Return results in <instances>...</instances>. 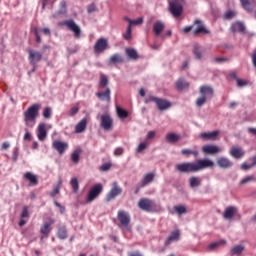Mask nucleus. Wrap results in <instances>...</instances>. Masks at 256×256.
Listing matches in <instances>:
<instances>
[{
  "label": "nucleus",
  "instance_id": "34",
  "mask_svg": "<svg viewBox=\"0 0 256 256\" xmlns=\"http://www.w3.org/2000/svg\"><path fill=\"white\" fill-rule=\"evenodd\" d=\"M126 55L129 59H139L137 50H135L133 48H126Z\"/></svg>",
  "mask_w": 256,
  "mask_h": 256
},
{
  "label": "nucleus",
  "instance_id": "1",
  "mask_svg": "<svg viewBox=\"0 0 256 256\" xmlns=\"http://www.w3.org/2000/svg\"><path fill=\"white\" fill-rule=\"evenodd\" d=\"M215 163L209 159H198L195 162H184L176 164L175 170L178 173H197L203 171V169H208L213 167Z\"/></svg>",
  "mask_w": 256,
  "mask_h": 256
},
{
  "label": "nucleus",
  "instance_id": "13",
  "mask_svg": "<svg viewBox=\"0 0 256 256\" xmlns=\"http://www.w3.org/2000/svg\"><path fill=\"white\" fill-rule=\"evenodd\" d=\"M65 25H67V27L70 29V31H73L74 37L76 39H79V37H81V28H79V26H77V24H75V21H73V20L66 21Z\"/></svg>",
  "mask_w": 256,
  "mask_h": 256
},
{
  "label": "nucleus",
  "instance_id": "23",
  "mask_svg": "<svg viewBox=\"0 0 256 256\" xmlns=\"http://www.w3.org/2000/svg\"><path fill=\"white\" fill-rule=\"evenodd\" d=\"M217 135H219V131L203 132L200 134V137L205 141H215V139H217Z\"/></svg>",
  "mask_w": 256,
  "mask_h": 256
},
{
  "label": "nucleus",
  "instance_id": "33",
  "mask_svg": "<svg viewBox=\"0 0 256 256\" xmlns=\"http://www.w3.org/2000/svg\"><path fill=\"white\" fill-rule=\"evenodd\" d=\"M187 87H189V84L187 81H185L184 79L177 80L176 89H178V91H183V89H187Z\"/></svg>",
  "mask_w": 256,
  "mask_h": 256
},
{
  "label": "nucleus",
  "instance_id": "4",
  "mask_svg": "<svg viewBox=\"0 0 256 256\" xmlns=\"http://www.w3.org/2000/svg\"><path fill=\"white\" fill-rule=\"evenodd\" d=\"M117 219L119 221L118 227L124 231H131V215L124 210L118 211Z\"/></svg>",
  "mask_w": 256,
  "mask_h": 256
},
{
  "label": "nucleus",
  "instance_id": "30",
  "mask_svg": "<svg viewBox=\"0 0 256 256\" xmlns=\"http://www.w3.org/2000/svg\"><path fill=\"white\" fill-rule=\"evenodd\" d=\"M165 139H166L167 143H177V141H179L181 139V136L176 133L171 132L166 135Z\"/></svg>",
  "mask_w": 256,
  "mask_h": 256
},
{
  "label": "nucleus",
  "instance_id": "50",
  "mask_svg": "<svg viewBox=\"0 0 256 256\" xmlns=\"http://www.w3.org/2000/svg\"><path fill=\"white\" fill-rule=\"evenodd\" d=\"M145 149H147V143L146 142H142L136 148V153H142V151H145Z\"/></svg>",
  "mask_w": 256,
  "mask_h": 256
},
{
  "label": "nucleus",
  "instance_id": "54",
  "mask_svg": "<svg viewBox=\"0 0 256 256\" xmlns=\"http://www.w3.org/2000/svg\"><path fill=\"white\" fill-rule=\"evenodd\" d=\"M233 17H235V12L229 10L224 14V19L230 20L233 19Z\"/></svg>",
  "mask_w": 256,
  "mask_h": 256
},
{
  "label": "nucleus",
  "instance_id": "2",
  "mask_svg": "<svg viewBox=\"0 0 256 256\" xmlns=\"http://www.w3.org/2000/svg\"><path fill=\"white\" fill-rule=\"evenodd\" d=\"M40 109L41 104H33L24 112V121L27 127H35V121Z\"/></svg>",
  "mask_w": 256,
  "mask_h": 256
},
{
  "label": "nucleus",
  "instance_id": "44",
  "mask_svg": "<svg viewBox=\"0 0 256 256\" xmlns=\"http://www.w3.org/2000/svg\"><path fill=\"white\" fill-rule=\"evenodd\" d=\"M70 185L74 193H77V191H79V180H77V178H72L70 181Z\"/></svg>",
  "mask_w": 256,
  "mask_h": 256
},
{
  "label": "nucleus",
  "instance_id": "38",
  "mask_svg": "<svg viewBox=\"0 0 256 256\" xmlns=\"http://www.w3.org/2000/svg\"><path fill=\"white\" fill-rule=\"evenodd\" d=\"M123 38L125 39V41H131V39H133V30L131 28V25H128L125 33L123 34Z\"/></svg>",
  "mask_w": 256,
  "mask_h": 256
},
{
  "label": "nucleus",
  "instance_id": "19",
  "mask_svg": "<svg viewBox=\"0 0 256 256\" xmlns=\"http://www.w3.org/2000/svg\"><path fill=\"white\" fill-rule=\"evenodd\" d=\"M194 23L195 25H197V27L193 31L194 35H199L201 33L207 35V33H209V30L206 29L205 26H203V22H201L200 20H195Z\"/></svg>",
  "mask_w": 256,
  "mask_h": 256
},
{
  "label": "nucleus",
  "instance_id": "28",
  "mask_svg": "<svg viewBox=\"0 0 256 256\" xmlns=\"http://www.w3.org/2000/svg\"><path fill=\"white\" fill-rule=\"evenodd\" d=\"M87 129V118H83L80 122L75 126V133H83Z\"/></svg>",
  "mask_w": 256,
  "mask_h": 256
},
{
  "label": "nucleus",
  "instance_id": "62",
  "mask_svg": "<svg viewBox=\"0 0 256 256\" xmlns=\"http://www.w3.org/2000/svg\"><path fill=\"white\" fill-rule=\"evenodd\" d=\"M26 133L24 135V141H31V133H29V130L25 129Z\"/></svg>",
  "mask_w": 256,
  "mask_h": 256
},
{
  "label": "nucleus",
  "instance_id": "27",
  "mask_svg": "<svg viewBox=\"0 0 256 256\" xmlns=\"http://www.w3.org/2000/svg\"><path fill=\"white\" fill-rule=\"evenodd\" d=\"M235 213H237V208L233 206H229L224 211V219H233L235 217Z\"/></svg>",
  "mask_w": 256,
  "mask_h": 256
},
{
  "label": "nucleus",
  "instance_id": "60",
  "mask_svg": "<svg viewBox=\"0 0 256 256\" xmlns=\"http://www.w3.org/2000/svg\"><path fill=\"white\" fill-rule=\"evenodd\" d=\"M59 191H61V188H59V186H56V187L52 190V192L50 193V195H51L52 197H55L56 195H59Z\"/></svg>",
  "mask_w": 256,
  "mask_h": 256
},
{
  "label": "nucleus",
  "instance_id": "21",
  "mask_svg": "<svg viewBox=\"0 0 256 256\" xmlns=\"http://www.w3.org/2000/svg\"><path fill=\"white\" fill-rule=\"evenodd\" d=\"M156 105L159 111H165L171 107V102L163 98H158V100L156 101Z\"/></svg>",
  "mask_w": 256,
  "mask_h": 256
},
{
  "label": "nucleus",
  "instance_id": "43",
  "mask_svg": "<svg viewBox=\"0 0 256 256\" xmlns=\"http://www.w3.org/2000/svg\"><path fill=\"white\" fill-rule=\"evenodd\" d=\"M243 249V246H234L230 251V255H241V253H243Z\"/></svg>",
  "mask_w": 256,
  "mask_h": 256
},
{
  "label": "nucleus",
  "instance_id": "56",
  "mask_svg": "<svg viewBox=\"0 0 256 256\" xmlns=\"http://www.w3.org/2000/svg\"><path fill=\"white\" fill-rule=\"evenodd\" d=\"M158 97L155 96H148L145 100V103H157Z\"/></svg>",
  "mask_w": 256,
  "mask_h": 256
},
{
  "label": "nucleus",
  "instance_id": "24",
  "mask_svg": "<svg viewBox=\"0 0 256 256\" xmlns=\"http://www.w3.org/2000/svg\"><path fill=\"white\" fill-rule=\"evenodd\" d=\"M231 31L232 33H245V24L242 22H234L231 25Z\"/></svg>",
  "mask_w": 256,
  "mask_h": 256
},
{
  "label": "nucleus",
  "instance_id": "22",
  "mask_svg": "<svg viewBox=\"0 0 256 256\" xmlns=\"http://www.w3.org/2000/svg\"><path fill=\"white\" fill-rule=\"evenodd\" d=\"M37 137L39 141H45V139H47V129L45 123L39 124Z\"/></svg>",
  "mask_w": 256,
  "mask_h": 256
},
{
  "label": "nucleus",
  "instance_id": "9",
  "mask_svg": "<svg viewBox=\"0 0 256 256\" xmlns=\"http://www.w3.org/2000/svg\"><path fill=\"white\" fill-rule=\"evenodd\" d=\"M100 127L104 131H113V118L109 114H103L100 117Z\"/></svg>",
  "mask_w": 256,
  "mask_h": 256
},
{
  "label": "nucleus",
  "instance_id": "37",
  "mask_svg": "<svg viewBox=\"0 0 256 256\" xmlns=\"http://www.w3.org/2000/svg\"><path fill=\"white\" fill-rule=\"evenodd\" d=\"M58 238L59 239H67V227L65 226H61L58 228V232H57Z\"/></svg>",
  "mask_w": 256,
  "mask_h": 256
},
{
  "label": "nucleus",
  "instance_id": "53",
  "mask_svg": "<svg viewBox=\"0 0 256 256\" xmlns=\"http://www.w3.org/2000/svg\"><path fill=\"white\" fill-rule=\"evenodd\" d=\"M143 23V18H137L136 20H129V25H141Z\"/></svg>",
  "mask_w": 256,
  "mask_h": 256
},
{
  "label": "nucleus",
  "instance_id": "25",
  "mask_svg": "<svg viewBox=\"0 0 256 256\" xmlns=\"http://www.w3.org/2000/svg\"><path fill=\"white\" fill-rule=\"evenodd\" d=\"M193 53L196 59L201 60L203 59V53H205V48H203L199 44H194Z\"/></svg>",
  "mask_w": 256,
  "mask_h": 256
},
{
  "label": "nucleus",
  "instance_id": "32",
  "mask_svg": "<svg viewBox=\"0 0 256 256\" xmlns=\"http://www.w3.org/2000/svg\"><path fill=\"white\" fill-rule=\"evenodd\" d=\"M109 65H115L116 63H123V57L119 54H114L109 58Z\"/></svg>",
  "mask_w": 256,
  "mask_h": 256
},
{
  "label": "nucleus",
  "instance_id": "58",
  "mask_svg": "<svg viewBox=\"0 0 256 256\" xmlns=\"http://www.w3.org/2000/svg\"><path fill=\"white\" fill-rule=\"evenodd\" d=\"M100 171H109V169H111V164L109 163H104L100 166Z\"/></svg>",
  "mask_w": 256,
  "mask_h": 256
},
{
  "label": "nucleus",
  "instance_id": "47",
  "mask_svg": "<svg viewBox=\"0 0 256 256\" xmlns=\"http://www.w3.org/2000/svg\"><path fill=\"white\" fill-rule=\"evenodd\" d=\"M20 219H29V206H24L22 208Z\"/></svg>",
  "mask_w": 256,
  "mask_h": 256
},
{
  "label": "nucleus",
  "instance_id": "35",
  "mask_svg": "<svg viewBox=\"0 0 256 256\" xmlns=\"http://www.w3.org/2000/svg\"><path fill=\"white\" fill-rule=\"evenodd\" d=\"M179 235H180L179 230L173 231L168 237V239L166 240V245H169L172 241H177V239H179Z\"/></svg>",
  "mask_w": 256,
  "mask_h": 256
},
{
  "label": "nucleus",
  "instance_id": "3",
  "mask_svg": "<svg viewBox=\"0 0 256 256\" xmlns=\"http://www.w3.org/2000/svg\"><path fill=\"white\" fill-rule=\"evenodd\" d=\"M200 97L196 99V105L203 107L204 103H207V99H213V88L211 86H201L199 89Z\"/></svg>",
  "mask_w": 256,
  "mask_h": 256
},
{
  "label": "nucleus",
  "instance_id": "59",
  "mask_svg": "<svg viewBox=\"0 0 256 256\" xmlns=\"http://www.w3.org/2000/svg\"><path fill=\"white\" fill-rule=\"evenodd\" d=\"M88 13H95L97 11V6L95 4H90L87 8Z\"/></svg>",
  "mask_w": 256,
  "mask_h": 256
},
{
  "label": "nucleus",
  "instance_id": "15",
  "mask_svg": "<svg viewBox=\"0 0 256 256\" xmlns=\"http://www.w3.org/2000/svg\"><path fill=\"white\" fill-rule=\"evenodd\" d=\"M216 163L221 167V169H229L233 167V162H231V160H229L227 157L218 158Z\"/></svg>",
  "mask_w": 256,
  "mask_h": 256
},
{
  "label": "nucleus",
  "instance_id": "8",
  "mask_svg": "<svg viewBox=\"0 0 256 256\" xmlns=\"http://www.w3.org/2000/svg\"><path fill=\"white\" fill-rule=\"evenodd\" d=\"M138 207L142 211L151 213V211H153V208L155 207V202L149 198H141L138 202Z\"/></svg>",
  "mask_w": 256,
  "mask_h": 256
},
{
  "label": "nucleus",
  "instance_id": "29",
  "mask_svg": "<svg viewBox=\"0 0 256 256\" xmlns=\"http://www.w3.org/2000/svg\"><path fill=\"white\" fill-rule=\"evenodd\" d=\"M155 179V174L153 173H148L144 175L142 182H141V187H146V185H149V183H152V181Z\"/></svg>",
  "mask_w": 256,
  "mask_h": 256
},
{
  "label": "nucleus",
  "instance_id": "11",
  "mask_svg": "<svg viewBox=\"0 0 256 256\" xmlns=\"http://www.w3.org/2000/svg\"><path fill=\"white\" fill-rule=\"evenodd\" d=\"M109 48V41L106 38H99L94 45L95 53H103Z\"/></svg>",
  "mask_w": 256,
  "mask_h": 256
},
{
  "label": "nucleus",
  "instance_id": "5",
  "mask_svg": "<svg viewBox=\"0 0 256 256\" xmlns=\"http://www.w3.org/2000/svg\"><path fill=\"white\" fill-rule=\"evenodd\" d=\"M169 11L175 19H179L183 15V4H181V0L170 1Z\"/></svg>",
  "mask_w": 256,
  "mask_h": 256
},
{
  "label": "nucleus",
  "instance_id": "46",
  "mask_svg": "<svg viewBox=\"0 0 256 256\" xmlns=\"http://www.w3.org/2000/svg\"><path fill=\"white\" fill-rule=\"evenodd\" d=\"M225 240H221V241H218V242H214V243H211L209 246H208V249H210V251H213V249H217V247H221V245H225Z\"/></svg>",
  "mask_w": 256,
  "mask_h": 256
},
{
  "label": "nucleus",
  "instance_id": "63",
  "mask_svg": "<svg viewBox=\"0 0 256 256\" xmlns=\"http://www.w3.org/2000/svg\"><path fill=\"white\" fill-rule=\"evenodd\" d=\"M215 63H225L227 58H214Z\"/></svg>",
  "mask_w": 256,
  "mask_h": 256
},
{
  "label": "nucleus",
  "instance_id": "14",
  "mask_svg": "<svg viewBox=\"0 0 256 256\" xmlns=\"http://www.w3.org/2000/svg\"><path fill=\"white\" fill-rule=\"evenodd\" d=\"M165 30V22L158 20L153 24V33L156 37H159Z\"/></svg>",
  "mask_w": 256,
  "mask_h": 256
},
{
  "label": "nucleus",
  "instance_id": "51",
  "mask_svg": "<svg viewBox=\"0 0 256 256\" xmlns=\"http://www.w3.org/2000/svg\"><path fill=\"white\" fill-rule=\"evenodd\" d=\"M60 7H61V9L59 10L58 13H59V15H63V13H65L67 11V2L61 1Z\"/></svg>",
  "mask_w": 256,
  "mask_h": 256
},
{
  "label": "nucleus",
  "instance_id": "55",
  "mask_svg": "<svg viewBox=\"0 0 256 256\" xmlns=\"http://www.w3.org/2000/svg\"><path fill=\"white\" fill-rule=\"evenodd\" d=\"M124 152H125V150L123 149V147H118L115 149L114 155L116 157H121V155H123Z\"/></svg>",
  "mask_w": 256,
  "mask_h": 256
},
{
  "label": "nucleus",
  "instance_id": "52",
  "mask_svg": "<svg viewBox=\"0 0 256 256\" xmlns=\"http://www.w3.org/2000/svg\"><path fill=\"white\" fill-rule=\"evenodd\" d=\"M236 83H237V87H246V85H248L247 80H243V79H236Z\"/></svg>",
  "mask_w": 256,
  "mask_h": 256
},
{
  "label": "nucleus",
  "instance_id": "6",
  "mask_svg": "<svg viewBox=\"0 0 256 256\" xmlns=\"http://www.w3.org/2000/svg\"><path fill=\"white\" fill-rule=\"evenodd\" d=\"M101 193H103V184L98 183L92 186L86 196V203H93V200L97 199Z\"/></svg>",
  "mask_w": 256,
  "mask_h": 256
},
{
  "label": "nucleus",
  "instance_id": "48",
  "mask_svg": "<svg viewBox=\"0 0 256 256\" xmlns=\"http://www.w3.org/2000/svg\"><path fill=\"white\" fill-rule=\"evenodd\" d=\"M251 181H255V176H247V177L243 178L240 181V185H245L247 183H251Z\"/></svg>",
  "mask_w": 256,
  "mask_h": 256
},
{
  "label": "nucleus",
  "instance_id": "10",
  "mask_svg": "<svg viewBox=\"0 0 256 256\" xmlns=\"http://www.w3.org/2000/svg\"><path fill=\"white\" fill-rule=\"evenodd\" d=\"M28 59L30 65H37L43 59V52L37 50H28Z\"/></svg>",
  "mask_w": 256,
  "mask_h": 256
},
{
  "label": "nucleus",
  "instance_id": "12",
  "mask_svg": "<svg viewBox=\"0 0 256 256\" xmlns=\"http://www.w3.org/2000/svg\"><path fill=\"white\" fill-rule=\"evenodd\" d=\"M52 147L59 153V155H63V153L69 149V144L67 142H62L61 140H55L52 143Z\"/></svg>",
  "mask_w": 256,
  "mask_h": 256
},
{
  "label": "nucleus",
  "instance_id": "39",
  "mask_svg": "<svg viewBox=\"0 0 256 256\" xmlns=\"http://www.w3.org/2000/svg\"><path fill=\"white\" fill-rule=\"evenodd\" d=\"M181 154L186 155L187 157H189V155H193L194 157H199V151L197 150L182 149Z\"/></svg>",
  "mask_w": 256,
  "mask_h": 256
},
{
  "label": "nucleus",
  "instance_id": "42",
  "mask_svg": "<svg viewBox=\"0 0 256 256\" xmlns=\"http://www.w3.org/2000/svg\"><path fill=\"white\" fill-rule=\"evenodd\" d=\"M240 3L242 4L243 9H245V11H248V13H251V11H253L249 0H240Z\"/></svg>",
  "mask_w": 256,
  "mask_h": 256
},
{
  "label": "nucleus",
  "instance_id": "17",
  "mask_svg": "<svg viewBox=\"0 0 256 256\" xmlns=\"http://www.w3.org/2000/svg\"><path fill=\"white\" fill-rule=\"evenodd\" d=\"M202 151L203 153H205L206 155H215L217 153L221 152V149H219L217 146L215 145H204L202 147Z\"/></svg>",
  "mask_w": 256,
  "mask_h": 256
},
{
  "label": "nucleus",
  "instance_id": "26",
  "mask_svg": "<svg viewBox=\"0 0 256 256\" xmlns=\"http://www.w3.org/2000/svg\"><path fill=\"white\" fill-rule=\"evenodd\" d=\"M24 179H26L27 181H29L30 185H33V186L39 185V180L37 179V176L34 175V174L31 173V172H26V173L24 174Z\"/></svg>",
  "mask_w": 256,
  "mask_h": 256
},
{
  "label": "nucleus",
  "instance_id": "18",
  "mask_svg": "<svg viewBox=\"0 0 256 256\" xmlns=\"http://www.w3.org/2000/svg\"><path fill=\"white\" fill-rule=\"evenodd\" d=\"M55 224V220L51 219L49 222H45L43 226L40 228V233L45 235V237H49V233H51V225Z\"/></svg>",
  "mask_w": 256,
  "mask_h": 256
},
{
  "label": "nucleus",
  "instance_id": "45",
  "mask_svg": "<svg viewBox=\"0 0 256 256\" xmlns=\"http://www.w3.org/2000/svg\"><path fill=\"white\" fill-rule=\"evenodd\" d=\"M174 211L177 213V215H183L187 213V208H185V206L178 205L174 207Z\"/></svg>",
  "mask_w": 256,
  "mask_h": 256
},
{
  "label": "nucleus",
  "instance_id": "31",
  "mask_svg": "<svg viewBox=\"0 0 256 256\" xmlns=\"http://www.w3.org/2000/svg\"><path fill=\"white\" fill-rule=\"evenodd\" d=\"M189 185L192 189H195V187H201V178L195 176L190 177Z\"/></svg>",
  "mask_w": 256,
  "mask_h": 256
},
{
  "label": "nucleus",
  "instance_id": "40",
  "mask_svg": "<svg viewBox=\"0 0 256 256\" xmlns=\"http://www.w3.org/2000/svg\"><path fill=\"white\" fill-rule=\"evenodd\" d=\"M107 85H109V78H107V76L105 74H101V76H100V87L102 89H105V87H107Z\"/></svg>",
  "mask_w": 256,
  "mask_h": 256
},
{
  "label": "nucleus",
  "instance_id": "41",
  "mask_svg": "<svg viewBox=\"0 0 256 256\" xmlns=\"http://www.w3.org/2000/svg\"><path fill=\"white\" fill-rule=\"evenodd\" d=\"M81 155V150L77 149L75 150L71 155V160L77 165L79 163V157Z\"/></svg>",
  "mask_w": 256,
  "mask_h": 256
},
{
  "label": "nucleus",
  "instance_id": "49",
  "mask_svg": "<svg viewBox=\"0 0 256 256\" xmlns=\"http://www.w3.org/2000/svg\"><path fill=\"white\" fill-rule=\"evenodd\" d=\"M44 119H51V107H46L43 110Z\"/></svg>",
  "mask_w": 256,
  "mask_h": 256
},
{
  "label": "nucleus",
  "instance_id": "64",
  "mask_svg": "<svg viewBox=\"0 0 256 256\" xmlns=\"http://www.w3.org/2000/svg\"><path fill=\"white\" fill-rule=\"evenodd\" d=\"M146 138L147 139H154L155 138V131H149Z\"/></svg>",
  "mask_w": 256,
  "mask_h": 256
},
{
  "label": "nucleus",
  "instance_id": "20",
  "mask_svg": "<svg viewBox=\"0 0 256 256\" xmlns=\"http://www.w3.org/2000/svg\"><path fill=\"white\" fill-rule=\"evenodd\" d=\"M96 97H98L100 101H107L109 103V101H111V89L107 87L104 92L96 93Z\"/></svg>",
  "mask_w": 256,
  "mask_h": 256
},
{
  "label": "nucleus",
  "instance_id": "36",
  "mask_svg": "<svg viewBox=\"0 0 256 256\" xmlns=\"http://www.w3.org/2000/svg\"><path fill=\"white\" fill-rule=\"evenodd\" d=\"M117 115L120 119H127L129 117V112L119 106L116 108Z\"/></svg>",
  "mask_w": 256,
  "mask_h": 256
},
{
  "label": "nucleus",
  "instance_id": "7",
  "mask_svg": "<svg viewBox=\"0 0 256 256\" xmlns=\"http://www.w3.org/2000/svg\"><path fill=\"white\" fill-rule=\"evenodd\" d=\"M123 193V188L119 186V183L113 182L112 188L106 195V201L109 203V201H113L115 197H118V195H121Z\"/></svg>",
  "mask_w": 256,
  "mask_h": 256
},
{
  "label": "nucleus",
  "instance_id": "16",
  "mask_svg": "<svg viewBox=\"0 0 256 256\" xmlns=\"http://www.w3.org/2000/svg\"><path fill=\"white\" fill-rule=\"evenodd\" d=\"M230 155L234 159H241L245 155V151H243L242 148H239L237 146H232L230 149Z\"/></svg>",
  "mask_w": 256,
  "mask_h": 256
},
{
  "label": "nucleus",
  "instance_id": "61",
  "mask_svg": "<svg viewBox=\"0 0 256 256\" xmlns=\"http://www.w3.org/2000/svg\"><path fill=\"white\" fill-rule=\"evenodd\" d=\"M253 165L252 164H247V163H243L241 165V169H243V171H247L249 169H252Z\"/></svg>",
  "mask_w": 256,
  "mask_h": 256
},
{
  "label": "nucleus",
  "instance_id": "57",
  "mask_svg": "<svg viewBox=\"0 0 256 256\" xmlns=\"http://www.w3.org/2000/svg\"><path fill=\"white\" fill-rule=\"evenodd\" d=\"M79 113V108L78 107H72L69 111V116L70 117H75Z\"/></svg>",
  "mask_w": 256,
  "mask_h": 256
}]
</instances>
